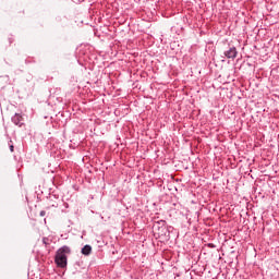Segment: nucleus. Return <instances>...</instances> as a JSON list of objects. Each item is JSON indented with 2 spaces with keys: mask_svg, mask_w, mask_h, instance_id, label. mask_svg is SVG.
Here are the masks:
<instances>
[{
  "mask_svg": "<svg viewBox=\"0 0 279 279\" xmlns=\"http://www.w3.org/2000/svg\"><path fill=\"white\" fill-rule=\"evenodd\" d=\"M10 151H14V145L10 146Z\"/></svg>",
  "mask_w": 279,
  "mask_h": 279,
  "instance_id": "6e6552de",
  "label": "nucleus"
},
{
  "mask_svg": "<svg viewBox=\"0 0 279 279\" xmlns=\"http://www.w3.org/2000/svg\"><path fill=\"white\" fill-rule=\"evenodd\" d=\"M45 215H47V213L45 210L40 211V217H45Z\"/></svg>",
  "mask_w": 279,
  "mask_h": 279,
  "instance_id": "0eeeda50",
  "label": "nucleus"
},
{
  "mask_svg": "<svg viewBox=\"0 0 279 279\" xmlns=\"http://www.w3.org/2000/svg\"><path fill=\"white\" fill-rule=\"evenodd\" d=\"M225 56L226 58L234 60V58H236L238 56L236 48L235 47L230 48L228 51L225 52Z\"/></svg>",
  "mask_w": 279,
  "mask_h": 279,
  "instance_id": "7ed1b4c3",
  "label": "nucleus"
},
{
  "mask_svg": "<svg viewBox=\"0 0 279 279\" xmlns=\"http://www.w3.org/2000/svg\"><path fill=\"white\" fill-rule=\"evenodd\" d=\"M90 252H93V247L90 245H85L83 248H82V254L84 256H90Z\"/></svg>",
  "mask_w": 279,
  "mask_h": 279,
  "instance_id": "39448f33",
  "label": "nucleus"
},
{
  "mask_svg": "<svg viewBox=\"0 0 279 279\" xmlns=\"http://www.w3.org/2000/svg\"><path fill=\"white\" fill-rule=\"evenodd\" d=\"M12 121L15 125H19L21 128V125H23V116L15 113L12 118Z\"/></svg>",
  "mask_w": 279,
  "mask_h": 279,
  "instance_id": "20e7f679",
  "label": "nucleus"
},
{
  "mask_svg": "<svg viewBox=\"0 0 279 279\" xmlns=\"http://www.w3.org/2000/svg\"><path fill=\"white\" fill-rule=\"evenodd\" d=\"M69 254H71V247H69L68 245H63L59 250H57L54 256V263L57 267H60L61 269H64V267H66Z\"/></svg>",
  "mask_w": 279,
  "mask_h": 279,
  "instance_id": "f257e3e1",
  "label": "nucleus"
},
{
  "mask_svg": "<svg viewBox=\"0 0 279 279\" xmlns=\"http://www.w3.org/2000/svg\"><path fill=\"white\" fill-rule=\"evenodd\" d=\"M155 236H158V239H165L169 231L167 230V227H155L154 228Z\"/></svg>",
  "mask_w": 279,
  "mask_h": 279,
  "instance_id": "f03ea898",
  "label": "nucleus"
},
{
  "mask_svg": "<svg viewBox=\"0 0 279 279\" xmlns=\"http://www.w3.org/2000/svg\"><path fill=\"white\" fill-rule=\"evenodd\" d=\"M43 243H44V245H46V247H47V245H51V240H49V238H44V239H43Z\"/></svg>",
  "mask_w": 279,
  "mask_h": 279,
  "instance_id": "423d86ee",
  "label": "nucleus"
}]
</instances>
